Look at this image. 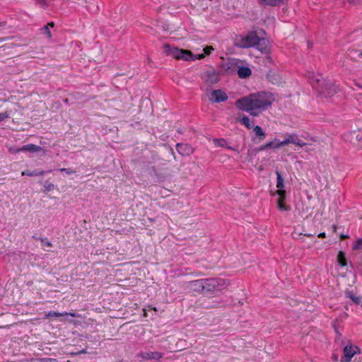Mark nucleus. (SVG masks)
<instances>
[{
    "mask_svg": "<svg viewBox=\"0 0 362 362\" xmlns=\"http://www.w3.org/2000/svg\"><path fill=\"white\" fill-rule=\"evenodd\" d=\"M120 362H122V361H120Z\"/></svg>",
    "mask_w": 362,
    "mask_h": 362,
    "instance_id": "de8ad7c7",
    "label": "nucleus"
},
{
    "mask_svg": "<svg viewBox=\"0 0 362 362\" xmlns=\"http://www.w3.org/2000/svg\"><path fill=\"white\" fill-rule=\"evenodd\" d=\"M163 356V354L159 351H148V352H140L137 354L136 357L140 361H158Z\"/></svg>",
    "mask_w": 362,
    "mask_h": 362,
    "instance_id": "0eeeda50",
    "label": "nucleus"
},
{
    "mask_svg": "<svg viewBox=\"0 0 362 362\" xmlns=\"http://www.w3.org/2000/svg\"><path fill=\"white\" fill-rule=\"evenodd\" d=\"M274 144V143H271V141H270V142H268V143L265 144L264 145L260 147V150H261V151H263V150H267V149H268V148H272V144Z\"/></svg>",
    "mask_w": 362,
    "mask_h": 362,
    "instance_id": "c756f323",
    "label": "nucleus"
},
{
    "mask_svg": "<svg viewBox=\"0 0 362 362\" xmlns=\"http://www.w3.org/2000/svg\"><path fill=\"white\" fill-rule=\"evenodd\" d=\"M359 350L356 346H346L344 348L343 356L341 358V362H350L353 356Z\"/></svg>",
    "mask_w": 362,
    "mask_h": 362,
    "instance_id": "6e6552de",
    "label": "nucleus"
},
{
    "mask_svg": "<svg viewBox=\"0 0 362 362\" xmlns=\"http://www.w3.org/2000/svg\"><path fill=\"white\" fill-rule=\"evenodd\" d=\"M228 95L222 90H214L211 92L209 100L214 103H221L227 100Z\"/></svg>",
    "mask_w": 362,
    "mask_h": 362,
    "instance_id": "9d476101",
    "label": "nucleus"
},
{
    "mask_svg": "<svg viewBox=\"0 0 362 362\" xmlns=\"http://www.w3.org/2000/svg\"><path fill=\"white\" fill-rule=\"evenodd\" d=\"M305 236L307 237H311L312 236V234H310V233H305Z\"/></svg>",
    "mask_w": 362,
    "mask_h": 362,
    "instance_id": "a19ab883",
    "label": "nucleus"
},
{
    "mask_svg": "<svg viewBox=\"0 0 362 362\" xmlns=\"http://www.w3.org/2000/svg\"><path fill=\"white\" fill-rule=\"evenodd\" d=\"M78 353H79V354H81V353L85 354V353H86V351L85 349H83V350H81V351L80 352H78Z\"/></svg>",
    "mask_w": 362,
    "mask_h": 362,
    "instance_id": "ea45409f",
    "label": "nucleus"
},
{
    "mask_svg": "<svg viewBox=\"0 0 362 362\" xmlns=\"http://www.w3.org/2000/svg\"><path fill=\"white\" fill-rule=\"evenodd\" d=\"M318 237L321 238H324L326 237V234L325 232L320 233L318 234Z\"/></svg>",
    "mask_w": 362,
    "mask_h": 362,
    "instance_id": "c9c22d12",
    "label": "nucleus"
},
{
    "mask_svg": "<svg viewBox=\"0 0 362 362\" xmlns=\"http://www.w3.org/2000/svg\"><path fill=\"white\" fill-rule=\"evenodd\" d=\"M359 56H362V52H361V54H359Z\"/></svg>",
    "mask_w": 362,
    "mask_h": 362,
    "instance_id": "49530a36",
    "label": "nucleus"
},
{
    "mask_svg": "<svg viewBox=\"0 0 362 362\" xmlns=\"http://www.w3.org/2000/svg\"><path fill=\"white\" fill-rule=\"evenodd\" d=\"M209 77L211 78V83H216L218 81V76L216 74L209 75Z\"/></svg>",
    "mask_w": 362,
    "mask_h": 362,
    "instance_id": "473e14b6",
    "label": "nucleus"
},
{
    "mask_svg": "<svg viewBox=\"0 0 362 362\" xmlns=\"http://www.w3.org/2000/svg\"><path fill=\"white\" fill-rule=\"evenodd\" d=\"M163 51L167 55L172 56L176 59H182L188 62L201 59L204 57V54H194L189 50L172 47L169 45L163 46Z\"/></svg>",
    "mask_w": 362,
    "mask_h": 362,
    "instance_id": "20e7f679",
    "label": "nucleus"
},
{
    "mask_svg": "<svg viewBox=\"0 0 362 362\" xmlns=\"http://www.w3.org/2000/svg\"><path fill=\"white\" fill-rule=\"evenodd\" d=\"M286 199V194L279 195L277 201V206L279 210L282 211H288L291 209L290 206L284 203Z\"/></svg>",
    "mask_w": 362,
    "mask_h": 362,
    "instance_id": "dca6fc26",
    "label": "nucleus"
},
{
    "mask_svg": "<svg viewBox=\"0 0 362 362\" xmlns=\"http://www.w3.org/2000/svg\"><path fill=\"white\" fill-rule=\"evenodd\" d=\"M1 26L4 25V23H1Z\"/></svg>",
    "mask_w": 362,
    "mask_h": 362,
    "instance_id": "c03bdc74",
    "label": "nucleus"
},
{
    "mask_svg": "<svg viewBox=\"0 0 362 362\" xmlns=\"http://www.w3.org/2000/svg\"><path fill=\"white\" fill-rule=\"evenodd\" d=\"M332 227H333L334 231H336L337 226L335 225H333Z\"/></svg>",
    "mask_w": 362,
    "mask_h": 362,
    "instance_id": "79ce46f5",
    "label": "nucleus"
},
{
    "mask_svg": "<svg viewBox=\"0 0 362 362\" xmlns=\"http://www.w3.org/2000/svg\"><path fill=\"white\" fill-rule=\"evenodd\" d=\"M274 100V94L262 91L240 98L237 100L235 104L240 110L257 117L270 107Z\"/></svg>",
    "mask_w": 362,
    "mask_h": 362,
    "instance_id": "f257e3e1",
    "label": "nucleus"
},
{
    "mask_svg": "<svg viewBox=\"0 0 362 362\" xmlns=\"http://www.w3.org/2000/svg\"><path fill=\"white\" fill-rule=\"evenodd\" d=\"M33 238H34V239H35V240H39V238H37V236L33 235Z\"/></svg>",
    "mask_w": 362,
    "mask_h": 362,
    "instance_id": "37998d69",
    "label": "nucleus"
},
{
    "mask_svg": "<svg viewBox=\"0 0 362 362\" xmlns=\"http://www.w3.org/2000/svg\"><path fill=\"white\" fill-rule=\"evenodd\" d=\"M350 142L354 145H358V143L362 141V132H353L349 134Z\"/></svg>",
    "mask_w": 362,
    "mask_h": 362,
    "instance_id": "4468645a",
    "label": "nucleus"
},
{
    "mask_svg": "<svg viewBox=\"0 0 362 362\" xmlns=\"http://www.w3.org/2000/svg\"><path fill=\"white\" fill-rule=\"evenodd\" d=\"M276 180H277L276 187L278 188V190L276 191V194L278 195L286 194V191L284 189V179H283L281 173L278 170L276 171Z\"/></svg>",
    "mask_w": 362,
    "mask_h": 362,
    "instance_id": "f8f14e48",
    "label": "nucleus"
},
{
    "mask_svg": "<svg viewBox=\"0 0 362 362\" xmlns=\"http://www.w3.org/2000/svg\"><path fill=\"white\" fill-rule=\"evenodd\" d=\"M59 171L65 172L67 175H71L75 173L74 170H72L70 168H61V169H59Z\"/></svg>",
    "mask_w": 362,
    "mask_h": 362,
    "instance_id": "7c9ffc66",
    "label": "nucleus"
},
{
    "mask_svg": "<svg viewBox=\"0 0 362 362\" xmlns=\"http://www.w3.org/2000/svg\"><path fill=\"white\" fill-rule=\"evenodd\" d=\"M70 315L71 317H79L76 313H58L54 310H50L48 312V313L46 315V317H59V316H67Z\"/></svg>",
    "mask_w": 362,
    "mask_h": 362,
    "instance_id": "f3484780",
    "label": "nucleus"
},
{
    "mask_svg": "<svg viewBox=\"0 0 362 362\" xmlns=\"http://www.w3.org/2000/svg\"><path fill=\"white\" fill-rule=\"evenodd\" d=\"M203 279L185 282V289L189 292L203 293Z\"/></svg>",
    "mask_w": 362,
    "mask_h": 362,
    "instance_id": "423d86ee",
    "label": "nucleus"
},
{
    "mask_svg": "<svg viewBox=\"0 0 362 362\" xmlns=\"http://www.w3.org/2000/svg\"><path fill=\"white\" fill-rule=\"evenodd\" d=\"M64 102L68 103V99H65Z\"/></svg>",
    "mask_w": 362,
    "mask_h": 362,
    "instance_id": "a18cd8bd",
    "label": "nucleus"
},
{
    "mask_svg": "<svg viewBox=\"0 0 362 362\" xmlns=\"http://www.w3.org/2000/svg\"><path fill=\"white\" fill-rule=\"evenodd\" d=\"M44 187L47 191H52L54 188V185L47 181L45 182Z\"/></svg>",
    "mask_w": 362,
    "mask_h": 362,
    "instance_id": "cd10ccee",
    "label": "nucleus"
},
{
    "mask_svg": "<svg viewBox=\"0 0 362 362\" xmlns=\"http://www.w3.org/2000/svg\"><path fill=\"white\" fill-rule=\"evenodd\" d=\"M288 1V0H258V2L262 6H276Z\"/></svg>",
    "mask_w": 362,
    "mask_h": 362,
    "instance_id": "2eb2a0df",
    "label": "nucleus"
},
{
    "mask_svg": "<svg viewBox=\"0 0 362 362\" xmlns=\"http://www.w3.org/2000/svg\"><path fill=\"white\" fill-rule=\"evenodd\" d=\"M177 151L182 155H187L192 152V148L188 144H177Z\"/></svg>",
    "mask_w": 362,
    "mask_h": 362,
    "instance_id": "a211bd4d",
    "label": "nucleus"
},
{
    "mask_svg": "<svg viewBox=\"0 0 362 362\" xmlns=\"http://www.w3.org/2000/svg\"><path fill=\"white\" fill-rule=\"evenodd\" d=\"M49 26L54 27V23H47V25H44L43 28H42L40 29L42 33L45 34L48 39L52 38V34H51V32H50L49 28Z\"/></svg>",
    "mask_w": 362,
    "mask_h": 362,
    "instance_id": "4be33fe9",
    "label": "nucleus"
},
{
    "mask_svg": "<svg viewBox=\"0 0 362 362\" xmlns=\"http://www.w3.org/2000/svg\"><path fill=\"white\" fill-rule=\"evenodd\" d=\"M289 144H292L300 147L305 146L307 144L303 140L300 139L298 136L296 134L288 135L287 138L282 141L281 144H284V146H286Z\"/></svg>",
    "mask_w": 362,
    "mask_h": 362,
    "instance_id": "1a4fd4ad",
    "label": "nucleus"
},
{
    "mask_svg": "<svg viewBox=\"0 0 362 362\" xmlns=\"http://www.w3.org/2000/svg\"><path fill=\"white\" fill-rule=\"evenodd\" d=\"M214 49L211 47H206L204 48L203 51L204 52V54H203L204 55L206 54H209L211 53V52Z\"/></svg>",
    "mask_w": 362,
    "mask_h": 362,
    "instance_id": "2f4dec72",
    "label": "nucleus"
},
{
    "mask_svg": "<svg viewBox=\"0 0 362 362\" xmlns=\"http://www.w3.org/2000/svg\"><path fill=\"white\" fill-rule=\"evenodd\" d=\"M252 74V71L249 67L240 66L238 70V76L240 78H245L250 76Z\"/></svg>",
    "mask_w": 362,
    "mask_h": 362,
    "instance_id": "6ab92c4d",
    "label": "nucleus"
},
{
    "mask_svg": "<svg viewBox=\"0 0 362 362\" xmlns=\"http://www.w3.org/2000/svg\"><path fill=\"white\" fill-rule=\"evenodd\" d=\"M239 122L245 125L247 129H252L254 126V121H250L247 116L244 115L242 118L239 119Z\"/></svg>",
    "mask_w": 362,
    "mask_h": 362,
    "instance_id": "aec40b11",
    "label": "nucleus"
},
{
    "mask_svg": "<svg viewBox=\"0 0 362 362\" xmlns=\"http://www.w3.org/2000/svg\"><path fill=\"white\" fill-rule=\"evenodd\" d=\"M309 81L313 88L316 89L320 95L326 98H331L339 90L337 86L329 81H326L320 74L309 77Z\"/></svg>",
    "mask_w": 362,
    "mask_h": 362,
    "instance_id": "7ed1b4c3",
    "label": "nucleus"
},
{
    "mask_svg": "<svg viewBox=\"0 0 362 362\" xmlns=\"http://www.w3.org/2000/svg\"><path fill=\"white\" fill-rule=\"evenodd\" d=\"M354 85L357 87H358L360 89H362V82H358V81H354Z\"/></svg>",
    "mask_w": 362,
    "mask_h": 362,
    "instance_id": "f704fd0d",
    "label": "nucleus"
},
{
    "mask_svg": "<svg viewBox=\"0 0 362 362\" xmlns=\"http://www.w3.org/2000/svg\"><path fill=\"white\" fill-rule=\"evenodd\" d=\"M8 117V115L6 113H0V121L4 120L6 118Z\"/></svg>",
    "mask_w": 362,
    "mask_h": 362,
    "instance_id": "72a5a7b5",
    "label": "nucleus"
},
{
    "mask_svg": "<svg viewBox=\"0 0 362 362\" xmlns=\"http://www.w3.org/2000/svg\"><path fill=\"white\" fill-rule=\"evenodd\" d=\"M37 3L40 4H43L45 5V0H36Z\"/></svg>",
    "mask_w": 362,
    "mask_h": 362,
    "instance_id": "e433bc0d",
    "label": "nucleus"
},
{
    "mask_svg": "<svg viewBox=\"0 0 362 362\" xmlns=\"http://www.w3.org/2000/svg\"><path fill=\"white\" fill-rule=\"evenodd\" d=\"M352 248L354 250L362 249V238L357 240Z\"/></svg>",
    "mask_w": 362,
    "mask_h": 362,
    "instance_id": "393cba45",
    "label": "nucleus"
},
{
    "mask_svg": "<svg viewBox=\"0 0 362 362\" xmlns=\"http://www.w3.org/2000/svg\"><path fill=\"white\" fill-rule=\"evenodd\" d=\"M203 293L212 294L225 288L227 281L221 278L203 279Z\"/></svg>",
    "mask_w": 362,
    "mask_h": 362,
    "instance_id": "39448f33",
    "label": "nucleus"
},
{
    "mask_svg": "<svg viewBox=\"0 0 362 362\" xmlns=\"http://www.w3.org/2000/svg\"><path fill=\"white\" fill-rule=\"evenodd\" d=\"M337 262L341 267H345L346 265V258L342 251H340L337 255Z\"/></svg>",
    "mask_w": 362,
    "mask_h": 362,
    "instance_id": "b1692460",
    "label": "nucleus"
},
{
    "mask_svg": "<svg viewBox=\"0 0 362 362\" xmlns=\"http://www.w3.org/2000/svg\"><path fill=\"white\" fill-rule=\"evenodd\" d=\"M340 238L341 240H344V239L348 238L349 235H341Z\"/></svg>",
    "mask_w": 362,
    "mask_h": 362,
    "instance_id": "4c0bfd02",
    "label": "nucleus"
},
{
    "mask_svg": "<svg viewBox=\"0 0 362 362\" xmlns=\"http://www.w3.org/2000/svg\"><path fill=\"white\" fill-rule=\"evenodd\" d=\"M42 150V147L37 145H35L33 144H29L25 146H23L21 148H18L16 152H21V151H29V152H38Z\"/></svg>",
    "mask_w": 362,
    "mask_h": 362,
    "instance_id": "ddd939ff",
    "label": "nucleus"
},
{
    "mask_svg": "<svg viewBox=\"0 0 362 362\" xmlns=\"http://www.w3.org/2000/svg\"><path fill=\"white\" fill-rule=\"evenodd\" d=\"M39 240L47 247H52V244L50 241L47 240V238H40Z\"/></svg>",
    "mask_w": 362,
    "mask_h": 362,
    "instance_id": "c85d7f7f",
    "label": "nucleus"
},
{
    "mask_svg": "<svg viewBox=\"0 0 362 362\" xmlns=\"http://www.w3.org/2000/svg\"><path fill=\"white\" fill-rule=\"evenodd\" d=\"M253 131L256 136H259L260 140H262L265 138L266 134L263 131L261 127L257 125L253 127Z\"/></svg>",
    "mask_w": 362,
    "mask_h": 362,
    "instance_id": "5701e85b",
    "label": "nucleus"
},
{
    "mask_svg": "<svg viewBox=\"0 0 362 362\" xmlns=\"http://www.w3.org/2000/svg\"><path fill=\"white\" fill-rule=\"evenodd\" d=\"M236 45L240 48L255 47L262 53H268L270 49L269 41L258 36L257 32L250 31L237 39Z\"/></svg>",
    "mask_w": 362,
    "mask_h": 362,
    "instance_id": "f03ea898",
    "label": "nucleus"
},
{
    "mask_svg": "<svg viewBox=\"0 0 362 362\" xmlns=\"http://www.w3.org/2000/svg\"><path fill=\"white\" fill-rule=\"evenodd\" d=\"M345 296L351 300V301L356 305H360L362 303V297L357 295L354 290H346L345 291Z\"/></svg>",
    "mask_w": 362,
    "mask_h": 362,
    "instance_id": "9b49d317",
    "label": "nucleus"
},
{
    "mask_svg": "<svg viewBox=\"0 0 362 362\" xmlns=\"http://www.w3.org/2000/svg\"><path fill=\"white\" fill-rule=\"evenodd\" d=\"M271 143H274L272 144V148H279L281 146H284V144H281V141H279L277 139H274L272 141H271Z\"/></svg>",
    "mask_w": 362,
    "mask_h": 362,
    "instance_id": "a878e982",
    "label": "nucleus"
},
{
    "mask_svg": "<svg viewBox=\"0 0 362 362\" xmlns=\"http://www.w3.org/2000/svg\"><path fill=\"white\" fill-rule=\"evenodd\" d=\"M46 173L44 170H33V171H29V170H25L21 173L22 175H27L29 177H35V176H41L44 175Z\"/></svg>",
    "mask_w": 362,
    "mask_h": 362,
    "instance_id": "412c9836",
    "label": "nucleus"
},
{
    "mask_svg": "<svg viewBox=\"0 0 362 362\" xmlns=\"http://www.w3.org/2000/svg\"><path fill=\"white\" fill-rule=\"evenodd\" d=\"M226 142V141L223 139H214V143L215 145L218 146H223L224 143Z\"/></svg>",
    "mask_w": 362,
    "mask_h": 362,
    "instance_id": "bb28decb",
    "label": "nucleus"
},
{
    "mask_svg": "<svg viewBox=\"0 0 362 362\" xmlns=\"http://www.w3.org/2000/svg\"><path fill=\"white\" fill-rule=\"evenodd\" d=\"M349 1L351 2V3H353V4H355V3L358 2L357 0H349Z\"/></svg>",
    "mask_w": 362,
    "mask_h": 362,
    "instance_id": "58836bf2",
    "label": "nucleus"
}]
</instances>
